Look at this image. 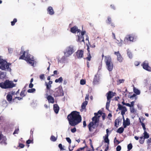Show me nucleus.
Listing matches in <instances>:
<instances>
[{
  "mask_svg": "<svg viewBox=\"0 0 151 151\" xmlns=\"http://www.w3.org/2000/svg\"><path fill=\"white\" fill-rule=\"evenodd\" d=\"M67 119L69 124L72 126H75L80 123L82 121V117L79 112L73 111L68 115Z\"/></svg>",
  "mask_w": 151,
  "mask_h": 151,
  "instance_id": "nucleus-1",
  "label": "nucleus"
},
{
  "mask_svg": "<svg viewBox=\"0 0 151 151\" xmlns=\"http://www.w3.org/2000/svg\"><path fill=\"white\" fill-rule=\"evenodd\" d=\"M22 55L19 58V59L24 60L26 61L27 63L33 66L34 63V59L33 57L28 53V51H24L21 50L20 54Z\"/></svg>",
  "mask_w": 151,
  "mask_h": 151,
  "instance_id": "nucleus-2",
  "label": "nucleus"
},
{
  "mask_svg": "<svg viewBox=\"0 0 151 151\" xmlns=\"http://www.w3.org/2000/svg\"><path fill=\"white\" fill-rule=\"evenodd\" d=\"M15 86V85L11 81L8 80H6L4 82L0 83V87L4 89L11 88Z\"/></svg>",
  "mask_w": 151,
  "mask_h": 151,
  "instance_id": "nucleus-3",
  "label": "nucleus"
},
{
  "mask_svg": "<svg viewBox=\"0 0 151 151\" xmlns=\"http://www.w3.org/2000/svg\"><path fill=\"white\" fill-rule=\"evenodd\" d=\"M105 57V62L106 63L107 69L110 71L112 70L113 68V64L111 58L110 56H106Z\"/></svg>",
  "mask_w": 151,
  "mask_h": 151,
  "instance_id": "nucleus-4",
  "label": "nucleus"
},
{
  "mask_svg": "<svg viewBox=\"0 0 151 151\" xmlns=\"http://www.w3.org/2000/svg\"><path fill=\"white\" fill-rule=\"evenodd\" d=\"M11 64H8L6 61L3 60H0V68L2 70H5L6 69H8L9 68V65Z\"/></svg>",
  "mask_w": 151,
  "mask_h": 151,
  "instance_id": "nucleus-5",
  "label": "nucleus"
},
{
  "mask_svg": "<svg viewBox=\"0 0 151 151\" xmlns=\"http://www.w3.org/2000/svg\"><path fill=\"white\" fill-rule=\"evenodd\" d=\"M74 52L73 47L70 46L67 48L64 54L66 56L68 57L71 55Z\"/></svg>",
  "mask_w": 151,
  "mask_h": 151,
  "instance_id": "nucleus-6",
  "label": "nucleus"
},
{
  "mask_svg": "<svg viewBox=\"0 0 151 151\" xmlns=\"http://www.w3.org/2000/svg\"><path fill=\"white\" fill-rule=\"evenodd\" d=\"M64 94L63 90L60 88L56 89V91L55 92L54 96L55 97L62 96Z\"/></svg>",
  "mask_w": 151,
  "mask_h": 151,
  "instance_id": "nucleus-7",
  "label": "nucleus"
},
{
  "mask_svg": "<svg viewBox=\"0 0 151 151\" xmlns=\"http://www.w3.org/2000/svg\"><path fill=\"white\" fill-rule=\"evenodd\" d=\"M7 139L5 136L2 134L1 132H0V144L1 145H7Z\"/></svg>",
  "mask_w": 151,
  "mask_h": 151,
  "instance_id": "nucleus-8",
  "label": "nucleus"
},
{
  "mask_svg": "<svg viewBox=\"0 0 151 151\" xmlns=\"http://www.w3.org/2000/svg\"><path fill=\"white\" fill-rule=\"evenodd\" d=\"M118 109L120 110H121V114L124 117V115L125 114V113L127 111V109L126 107L123 106L120 104H118Z\"/></svg>",
  "mask_w": 151,
  "mask_h": 151,
  "instance_id": "nucleus-9",
  "label": "nucleus"
},
{
  "mask_svg": "<svg viewBox=\"0 0 151 151\" xmlns=\"http://www.w3.org/2000/svg\"><path fill=\"white\" fill-rule=\"evenodd\" d=\"M96 124H93V122H90L88 125V128L89 131L90 132H92L93 131V129H95L97 127V126H96Z\"/></svg>",
  "mask_w": 151,
  "mask_h": 151,
  "instance_id": "nucleus-10",
  "label": "nucleus"
},
{
  "mask_svg": "<svg viewBox=\"0 0 151 151\" xmlns=\"http://www.w3.org/2000/svg\"><path fill=\"white\" fill-rule=\"evenodd\" d=\"M143 68L145 70L150 71H151V68L149 66V63L147 61H145L142 64Z\"/></svg>",
  "mask_w": 151,
  "mask_h": 151,
  "instance_id": "nucleus-11",
  "label": "nucleus"
},
{
  "mask_svg": "<svg viewBox=\"0 0 151 151\" xmlns=\"http://www.w3.org/2000/svg\"><path fill=\"white\" fill-rule=\"evenodd\" d=\"M116 94L115 93H114L113 92L109 91L107 93V100L111 101V99Z\"/></svg>",
  "mask_w": 151,
  "mask_h": 151,
  "instance_id": "nucleus-12",
  "label": "nucleus"
},
{
  "mask_svg": "<svg viewBox=\"0 0 151 151\" xmlns=\"http://www.w3.org/2000/svg\"><path fill=\"white\" fill-rule=\"evenodd\" d=\"M123 126L124 128H126L127 126H129L130 124V122L129 119L128 118H127L125 121L124 118V116L123 117Z\"/></svg>",
  "mask_w": 151,
  "mask_h": 151,
  "instance_id": "nucleus-13",
  "label": "nucleus"
},
{
  "mask_svg": "<svg viewBox=\"0 0 151 151\" xmlns=\"http://www.w3.org/2000/svg\"><path fill=\"white\" fill-rule=\"evenodd\" d=\"M78 58H81L83 56V51L82 50H78L76 53Z\"/></svg>",
  "mask_w": 151,
  "mask_h": 151,
  "instance_id": "nucleus-14",
  "label": "nucleus"
},
{
  "mask_svg": "<svg viewBox=\"0 0 151 151\" xmlns=\"http://www.w3.org/2000/svg\"><path fill=\"white\" fill-rule=\"evenodd\" d=\"M114 54L117 56V60L120 62H122V61L123 59L120 54L119 53V52H115Z\"/></svg>",
  "mask_w": 151,
  "mask_h": 151,
  "instance_id": "nucleus-15",
  "label": "nucleus"
},
{
  "mask_svg": "<svg viewBox=\"0 0 151 151\" xmlns=\"http://www.w3.org/2000/svg\"><path fill=\"white\" fill-rule=\"evenodd\" d=\"M70 31L73 33H76L77 32H80L81 30L78 29L77 26H75L71 28L70 29Z\"/></svg>",
  "mask_w": 151,
  "mask_h": 151,
  "instance_id": "nucleus-16",
  "label": "nucleus"
},
{
  "mask_svg": "<svg viewBox=\"0 0 151 151\" xmlns=\"http://www.w3.org/2000/svg\"><path fill=\"white\" fill-rule=\"evenodd\" d=\"M100 116H95L92 118V122L93 124H96L99 122V118Z\"/></svg>",
  "mask_w": 151,
  "mask_h": 151,
  "instance_id": "nucleus-17",
  "label": "nucleus"
},
{
  "mask_svg": "<svg viewBox=\"0 0 151 151\" xmlns=\"http://www.w3.org/2000/svg\"><path fill=\"white\" fill-rule=\"evenodd\" d=\"M47 11L49 14L52 15L54 14V12L52 7L49 6L47 9Z\"/></svg>",
  "mask_w": 151,
  "mask_h": 151,
  "instance_id": "nucleus-18",
  "label": "nucleus"
},
{
  "mask_svg": "<svg viewBox=\"0 0 151 151\" xmlns=\"http://www.w3.org/2000/svg\"><path fill=\"white\" fill-rule=\"evenodd\" d=\"M87 50L88 51V53H87L88 57H87L86 58L88 61H90L91 60V55L90 53V51L89 50V47L88 45H87Z\"/></svg>",
  "mask_w": 151,
  "mask_h": 151,
  "instance_id": "nucleus-19",
  "label": "nucleus"
},
{
  "mask_svg": "<svg viewBox=\"0 0 151 151\" xmlns=\"http://www.w3.org/2000/svg\"><path fill=\"white\" fill-rule=\"evenodd\" d=\"M47 99L49 103L53 104L54 103V99L52 96L50 95H48L47 96Z\"/></svg>",
  "mask_w": 151,
  "mask_h": 151,
  "instance_id": "nucleus-20",
  "label": "nucleus"
},
{
  "mask_svg": "<svg viewBox=\"0 0 151 151\" xmlns=\"http://www.w3.org/2000/svg\"><path fill=\"white\" fill-rule=\"evenodd\" d=\"M88 101H85L83 102L81 106V111H83L84 109H86V106L87 105Z\"/></svg>",
  "mask_w": 151,
  "mask_h": 151,
  "instance_id": "nucleus-21",
  "label": "nucleus"
},
{
  "mask_svg": "<svg viewBox=\"0 0 151 151\" xmlns=\"http://www.w3.org/2000/svg\"><path fill=\"white\" fill-rule=\"evenodd\" d=\"M59 108L57 104H54L53 105V110L57 114L59 111Z\"/></svg>",
  "mask_w": 151,
  "mask_h": 151,
  "instance_id": "nucleus-22",
  "label": "nucleus"
},
{
  "mask_svg": "<svg viewBox=\"0 0 151 151\" xmlns=\"http://www.w3.org/2000/svg\"><path fill=\"white\" fill-rule=\"evenodd\" d=\"M6 99L9 102H10L12 101V95L8 93L6 96Z\"/></svg>",
  "mask_w": 151,
  "mask_h": 151,
  "instance_id": "nucleus-23",
  "label": "nucleus"
},
{
  "mask_svg": "<svg viewBox=\"0 0 151 151\" xmlns=\"http://www.w3.org/2000/svg\"><path fill=\"white\" fill-rule=\"evenodd\" d=\"M126 39L127 40L129 41H133L134 39V36L131 35H129L128 37H126L124 40V41H125V40Z\"/></svg>",
  "mask_w": 151,
  "mask_h": 151,
  "instance_id": "nucleus-24",
  "label": "nucleus"
},
{
  "mask_svg": "<svg viewBox=\"0 0 151 151\" xmlns=\"http://www.w3.org/2000/svg\"><path fill=\"white\" fill-rule=\"evenodd\" d=\"M77 41L81 42H84V40L83 36H78V39L77 40Z\"/></svg>",
  "mask_w": 151,
  "mask_h": 151,
  "instance_id": "nucleus-25",
  "label": "nucleus"
},
{
  "mask_svg": "<svg viewBox=\"0 0 151 151\" xmlns=\"http://www.w3.org/2000/svg\"><path fill=\"white\" fill-rule=\"evenodd\" d=\"M124 128L122 127H119L117 130V132L119 134L122 133L124 130Z\"/></svg>",
  "mask_w": 151,
  "mask_h": 151,
  "instance_id": "nucleus-26",
  "label": "nucleus"
},
{
  "mask_svg": "<svg viewBox=\"0 0 151 151\" xmlns=\"http://www.w3.org/2000/svg\"><path fill=\"white\" fill-rule=\"evenodd\" d=\"M6 72H0V78L3 79L5 77Z\"/></svg>",
  "mask_w": 151,
  "mask_h": 151,
  "instance_id": "nucleus-27",
  "label": "nucleus"
},
{
  "mask_svg": "<svg viewBox=\"0 0 151 151\" xmlns=\"http://www.w3.org/2000/svg\"><path fill=\"white\" fill-rule=\"evenodd\" d=\"M108 134H106L105 135V137L104 139V142H105L107 143L109 145V140L108 139Z\"/></svg>",
  "mask_w": 151,
  "mask_h": 151,
  "instance_id": "nucleus-28",
  "label": "nucleus"
},
{
  "mask_svg": "<svg viewBox=\"0 0 151 151\" xmlns=\"http://www.w3.org/2000/svg\"><path fill=\"white\" fill-rule=\"evenodd\" d=\"M144 139H147L149 137V134L146 131H144L143 133Z\"/></svg>",
  "mask_w": 151,
  "mask_h": 151,
  "instance_id": "nucleus-29",
  "label": "nucleus"
},
{
  "mask_svg": "<svg viewBox=\"0 0 151 151\" xmlns=\"http://www.w3.org/2000/svg\"><path fill=\"white\" fill-rule=\"evenodd\" d=\"M120 122V119L117 118L116 119L115 122V126L116 127H118L119 125V123Z\"/></svg>",
  "mask_w": 151,
  "mask_h": 151,
  "instance_id": "nucleus-30",
  "label": "nucleus"
},
{
  "mask_svg": "<svg viewBox=\"0 0 151 151\" xmlns=\"http://www.w3.org/2000/svg\"><path fill=\"white\" fill-rule=\"evenodd\" d=\"M133 91L134 92L136 93V95H138L140 94V91L134 87V88Z\"/></svg>",
  "mask_w": 151,
  "mask_h": 151,
  "instance_id": "nucleus-31",
  "label": "nucleus"
},
{
  "mask_svg": "<svg viewBox=\"0 0 151 151\" xmlns=\"http://www.w3.org/2000/svg\"><path fill=\"white\" fill-rule=\"evenodd\" d=\"M63 81V78H62V77H60L59 78H58V79H56L55 81V82L56 83H61Z\"/></svg>",
  "mask_w": 151,
  "mask_h": 151,
  "instance_id": "nucleus-32",
  "label": "nucleus"
},
{
  "mask_svg": "<svg viewBox=\"0 0 151 151\" xmlns=\"http://www.w3.org/2000/svg\"><path fill=\"white\" fill-rule=\"evenodd\" d=\"M139 122L141 123V125L142 126V128L143 129L144 131H145L146 130V128L145 127V124L142 121L140 118H139Z\"/></svg>",
  "mask_w": 151,
  "mask_h": 151,
  "instance_id": "nucleus-33",
  "label": "nucleus"
},
{
  "mask_svg": "<svg viewBox=\"0 0 151 151\" xmlns=\"http://www.w3.org/2000/svg\"><path fill=\"white\" fill-rule=\"evenodd\" d=\"M125 81L124 79H119L117 81V85H119L121 83H124V81Z\"/></svg>",
  "mask_w": 151,
  "mask_h": 151,
  "instance_id": "nucleus-34",
  "label": "nucleus"
},
{
  "mask_svg": "<svg viewBox=\"0 0 151 151\" xmlns=\"http://www.w3.org/2000/svg\"><path fill=\"white\" fill-rule=\"evenodd\" d=\"M110 101H111L107 100L106 104V109L107 110H109V109Z\"/></svg>",
  "mask_w": 151,
  "mask_h": 151,
  "instance_id": "nucleus-35",
  "label": "nucleus"
},
{
  "mask_svg": "<svg viewBox=\"0 0 151 151\" xmlns=\"http://www.w3.org/2000/svg\"><path fill=\"white\" fill-rule=\"evenodd\" d=\"M50 139L52 141L55 142L57 140V137H56L53 135H52L51 136Z\"/></svg>",
  "mask_w": 151,
  "mask_h": 151,
  "instance_id": "nucleus-36",
  "label": "nucleus"
},
{
  "mask_svg": "<svg viewBox=\"0 0 151 151\" xmlns=\"http://www.w3.org/2000/svg\"><path fill=\"white\" fill-rule=\"evenodd\" d=\"M36 90L34 88H32L31 89H29L27 90V92L29 93H33L35 92Z\"/></svg>",
  "mask_w": 151,
  "mask_h": 151,
  "instance_id": "nucleus-37",
  "label": "nucleus"
},
{
  "mask_svg": "<svg viewBox=\"0 0 151 151\" xmlns=\"http://www.w3.org/2000/svg\"><path fill=\"white\" fill-rule=\"evenodd\" d=\"M145 139L144 137L142 136L140 137V139L139 140V142L140 144H143L144 142Z\"/></svg>",
  "mask_w": 151,
  "mask_h": 151,
  "instance_id": "nucleus-38",
  "label": "nucleus"
},
{
  "mask_svg": "<svg viewBox=\"0 0 151 151\" xmlns=\"http://www.w3.org/2000/svg\"><path fill=\"white\" fill-rule=\"evenodd\" d=\"M111 18L110 17H108L107 18V20L106 21V23L109 24H110L111 23Z\"/></svg>",
  "mask_w": 151,
  "mask_h": 151,
  "instance_id": "nucleus-39",
  "label": "nucleus"
},
{
  "mask_svg": "<svg viewBox=\"0 0 151 151\" xmlns=\"http://www.w3.org/2000/svg\"><path fill=\"white\" fill-rule=\"evenodd\" d=\"M33 139L32 138L31 139H29L26 141V143L27 144H30V143H33Z\"/></svg>",
  "mask_w": 151,
  "mask_h": 151,
  "instance_id": "nucleus-40",
  "label": "nucleus"
},
{
  "mask_svg": "<svg viewBox=\"0 0 151 151\" xmlns=\"http://www.w3.org/2000/svg\"><path fill=\"white\" fill-rule=\"evenodd\" d=\"M103 113L102 112V111L101 110H99L98 111L97 113H95L94 114L95 116H97L98 114H100V115H101Z\"/></svg>",
  "mask_w": 151,
  "mask_h": 151,
  "instance_id": "nucleus-41",
  "label": "nucleus"
},
{
  "mask_svg": "<svg viewBox=\"0 0 151 151\" xmlns=\"http://www.w3.org/2000/svg\"><path fill=\"white\" fill-rule=\"evenodd\" d=\"M45 84L46 86V88L48 90H50L51 87V85L48 84L46 82H45Z\"/></svg>",
  "mask_w": 151,
  "mask_h": 151,
  "instance_id": "nucleus-42",
  "label": "nucleus"
},
{
  "mask_svg": "<svg viewBox=\"0 0 151 151\" xmlns=\"http://www.w3.org/2000/svg\"><path fill=\"white\" fill-rule=\"evenodd\" d=\"M17 21V19L16 18H14L13 19V20L11 22V24L12 26H14V25L16 22Z\"/></svg>",
  "mask_w": 151,
  "mask_h": 151,
  "instance_id": "nucleus-43",
  "label": "nucleus"
},
{
  "mask_svg": "<svg viewBox=\"0 0 151 151\" xmlns=\"http://www.w3.org/2000/svg\"><path fill=\"white\" fill-rule=\"evenodd\" d=\"M127 54L129 58H131L132 57V52L129 51H128Z\"/></svg>",
  "mask_w": 151,
  "mask_h": 151,
  "instance_id": "nucleus-44",
  "label": "nucleus"
},
{
  "mask_svg": "<svg viewBox=\"0 0 151 151\" xmlns=\"http://www.w3.org/2000/svg\"><path fill=\"white\" fill-rule=\"evenodd\" d=\"M132 145L131 143H130L127 146V149L129 151L131 150L132 149Z\"/></svg>",
  "mask_w": 151,
  "mask_h": 151,
  "instance_id": "nucleus-45",
  "label": "nucleus"
},
{
  "mask_svg": "<svg viewBox=\"0 0 151 151\" xmlns=\"http://www.w3.org/2000/svg\"><path fill=\"white\" fill-rule=\"evenodd\" d=\"M86 81L85 80L82 79L80 81V84L82 85H84L86 84Z\"/></svg>",
  "mask_w": 151,
  "mask_h": 151,
  "instance_id": "nucleus-46",
  "label": "nucleus"
},
{
  "mask_svg": "<svg viewBox=\"0 0 151 151\" xmlns=\"http://www.w3.org/2000/svg\"><path fill=\"white\" fill-rule=\"evenodd\" d=\"M114 144H116V145L120 143V142L119 141L116 139V137H115L114 139Z\"/></svg>",
  "mask_w": 151,
  "mask_h": 151,
  "instance_id": "nucleus-47",
  "label": "nucleus"
},
{
  "mask_svg": "<svg viewBox=\"0 0 151 151\" xmlns=\"http://www.w3.org/2000/svg\"><path fill=\"white\" fill-rule=\"evenodd\" d=\"M25 90L22 91H21L20 93V96L22 97H23L25 96Z\"/></svg>",
  "mask_w": 151,
  "mask_h": 151,
  "instance_id": "nucleus-48",
  "label": "nucleus"
},
{
  "mask_svg": "<svg viewBox=\"0 0 151 151\" xmlns=\"http://www.w3.org/2000/svg\"><path fill=\"white\" fill-rule=\"evenodd\" d=\"M44 75L43 74H41L40 76V78L41 80L44 79Z\"/></svg>",
  "mask_w": 151,
  "mask_h": 151,
  "instance_id": "nucleus-49",
  "label": "nucleus"
},
{
  "mask_svg": "<svg viewBox=\"0 0 151 151\" xmlns=\"http://www.w3.org/2000/svg\"><path fill=\"white\" fill-rule=\"evenodd\" d=\"M58 147L61 150H64L65 149L63 147L62 145L61 144H59Z\"/></svg>",
  "mask_w": 151,
  "mask_h": 151,
  "instance_id": "nucleus-50",
  "label": "nucleus"
},
{
  "mask_svg": "<svg viewBox=\"0 0 151 151\" xmlns=\"http://www.w3.org/2000/svg\"><path fill=\"white\" fill-rule=\"evenodd\" d=\"M18 147H20L21 148H22L24 147V145L23 144L19 143Z\"/></svg>",
  "mask_w": 151,
  "mask_h": 151,
  "instance_id": "nucleus-51",
  "label": "nucleus"
},
{
  "mask_svg": "<svg viewBox=\"0 0 151 151\" xmlns=\"http://www.w3.org/2000/svg\"><path fill=\"white\" fill-rule=\"evenodd\" d=\"M66 139L67 141L68 142V143L70 144L71 142V141L69 137H66Z\"/></svg>",
  "mask_w": 151,
  "mask_h": 151,
  "instance_id": "nucleus-52",
  "label": "nucleus"
},
{
  "mask_svg": "<svg viewBox=\"0 0 151 151\" xmlns=\"http://www.w3.org/2000/svg\"><path fill=\"white\" fill-rule=\"evenodd\" d=\"M121 149V147L120 145H118L116 148V151H120Z\"/></svg>",
  "mask_w": 151,
  "mask_h": 151,
  "instance_id": "nucleus-53",
  "label": "nucleus"
},
{
  "mask_svg": "<svg viewBox=\"0 0 151 151\" xmlns=\"http://www.w3.org/2000/svg\"><path fill=\"white\" fill-rule=\"evenodd\" d=\"M71 132L72 133H75L76 131V128L75 127H74L73 129H70Z\"/></svg>",
  "mask_w": 151,
  "mask_h": 151,
  "instance_id": "nucleus-54",
  "label": "nucleus"
},
{
  "mask_svg": "<svg viewBox=\"0 0 151 151\" xmlns=\"http://www.w3.org/2000/svg\"><path fill=\"white\" fill-rule=\"evenodd\" d=\"M19 131V128H17V129H15L14 130V132L13 133V134H18V132Z\"/></svg>",
  "mask_w": 151,
  "mask_h": 151,
  "instance_id": "nucleus-55",
  "label": "nucleus"
},
{
  "mask_svg": "<svg viewBox=\"0 0 151 151\" xmlns=\"http://www.w3.org/2000/svg\"><path fill=\"white\" fill-rule=\"evenodd\" d=\"M58 74V71L57 70H54L53 72V74H52L51 76H54L55 75H57Z\"/></svg>",
  "mask_w": 151,
  "mask_h": 151,
  "instance_id": "nucleus-56",
  "label": "nucleus"
},
{
  "mask_svg": "<svg viewBox=\"0 0 151 151\" xmlns=\"http://www.w3.org/2000/svg\"><path fill=\"white\" fill-rule=\"evenodd\" d=\"M135 111V109L134 107L130 109V112L132 113H134Z\"/></svg>",
  "mask_w": 151,
  "mask_h": 151,
  "instance_id": "nucleus-57",
  "label": "nucleus"
},
{
  "mask_svg": "<svg viewBox=\"0 0 151 151\" xmlns=\"http://www.w3.org/2000/svg\"><path fill=\"white\" fill-rule=\"evenodd\" d=\"M140 64L139 62L136 61L134 63V64L136 66H138Z\"/></svg>",
  "mask_w": 151,
  "mask_h": 151,
  "instance_id": "nucleus-58",
  "label": "nucleus"
},
{
  "mask_svg": "<svg viewBox=\"0 0 151 151\" xmlns=\"http://www.w3.org/2000/svg\"><path fill=\"white\" fill-rule=\"evenodd\" d=\"M103 120H104L106 117V115L105 113H103L101 115Z\"/></svg>",
  "mask_w": 151,
  "mask_h": 151,
  "instance_id": "nucleus-59",
  "label": "nucleus"
},
{
  "mask_svg": "<svg viewBox=\"0 0 151 151\" xmlns=\"http://www.w3.org/2000/svg\"><path fill=\"white\" fill-rule=\"evenodd\" d=\"M85 148V147H81L80 148L78 149L76 151H80V150H83Z\"/></svg>",
  "mask_w": 151,
  "mask_h": 151,
  "instance_id": "nucleus-60",
  "label": "nucleus"
},
{
  "mask_svg": "<svg viewBox=\"0 0 151 151\" xmlns=\"http://www.w3.org/2000/svg\"><path fill=\"white\" fill-rule=\"evenodd\" d=\"M83 127H85L86 126V122L85 121H84L83 122Z\"/></svg>",
  "mask_w": 151,
  "mask_h": 151,
  "instance_id": "nucleus-61",
  "label": "nucleus"
},
{
  "mask_svg": "<svg viewBox=\"0 0 151 151\" xmlns=\"http://www.w3.org/2000/svg\"><path fill=\"white\" fill-rule=\"evenodd\" d=\"M135 101H132L131 102L130 105V107H133Z\"/></svg>",
  "mask_w": 151,
  "mask_h": 151,
  "instance_id": "nucleus-62",
  "label": "nucleus"
},
{
  "mask_svg": "<svg viewBox=\"0 0 151 151\" xmlns=\"http://www.w3.org/2000/svg\"><path fill=\"white\" fill-rule=\"evenodd\" d=\"M34 86L33 84L32 83H29V88H32Z\"/></svg>",
  "mask_w": 151,
  "mask_h": 151,
  "instance_id": "nucleus-63",
  "label": "nucleus"
},
{
  "mask_svg": "<svg viewBox=\"0 0 151 151\" xmlns=\"http://www.w3.org/2000/svg\"><path fill=\"white\" fill-rule=\"evenodd\" d=\"M8 93H9V94L12 95V96L15 94V92L12 91V92H9Z\"/></svg>",
  "mask_w": 151,
  "mask_h": 151,
  "instance_id": "nucleus-64",
  "label": "nucleus"
}]
</instances>
